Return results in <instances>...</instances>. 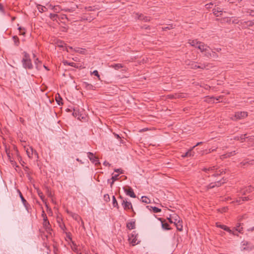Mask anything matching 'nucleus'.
Returning a JSON list of instances; mask_svg holds the SVG:
<instances>
[{
    "instance_id": "1",
    "label": "nucleus",
    "mask_w": 254,
    "mask_h": 254,
    "mask_svg": "<svg viewBox=\"0 0 254 254\" xmlns=\"http://www.w3.org/2000/svg\"><path fill=\"white\" fill-rule=\"evenodd\" d=\"M25 150H26L27 156L29 158L32 159L33 155H34L37 159L39 158V155L36 150H34L32 146H29L28 147H24Z\"/></svg>"
},
{
    "instance_id": "2",
    "label": "nucleus",
    "mask_w": 254,
    "mask_h": 254,
    "mask_svg": "<svg viewBox=\"0 0 254 254\" xmlns=\"http://www.w3.org/2000/svg\"><path fill=\"white\" fill-rule=\"evenodd\" d=\"M204 57L208 59H216L218 58V55L215 52L213 51L210 47L207 49V52L203 53Z\"/></svg>"
},
{
    "instance_id": "3",
    "label": "nucleus",
    "mask_w": 254,
    "mask_h": 254,
    "mask_svg": "<svg viewBox=\"0 0 254 254\" xmlns=\"http://www.w3.org/2000/svg\"><path fill=\"white\" fill-rule=\"evenodd\" d=\"M121 204L125 210L127 211L128 210L131 209V211L135 214L132 204L130 201H127V199L123 200V201H122Z\"/></svg>"
},
{
    "instance_id": "4",
    "label": "nucleus",
    "mask_w": 254,
    "mask_h": 254,
    "mask_svg": "<svg viewBox=\"0 0 254 254\" xmlns=\"http://www.w3.org/2000/svg\"><path fill=\"white\" fill-rule=\"evenodd\" d=\"M123 190L127 195L132 198H135L136 195L134 193L133 189L129 186H126L123 188Z\"/></svg>"
},
{
    "instance_id": "5",
    "label": "nucleus",
    "mask_w": 254,
    "mask_h": 254,
    "mask_svg": "<svg viewBox=\"0 0 254 254\" xmlns=\"http://www.w3.org/2000/svg\"><path fill=\"white\" fill-rule=\"evenodd\" d=\"M87 155L89 160L93 163H94L96 166H98V165L100 164L98 158L96 157L93 153L89 152L87 153Z\"/></svg>"
},
{
    "instance_id": "6",
    "label": "nucleus",
    "mask_w": 254,
    "mask_h": 254,
    "mask_svg": "<svg viewBox=\"0 0 254 254\" xmlns=\"http://www.w3.org/2000/svg\"><path fill=\"white\" fill-rule=\"evenodd\" d=\"M21 62L22 64V66L25 69L29 70L33 69V65L32 64L31 60L27 61L22 60Z\"/></svg>"
},
{
    "instance_id": "7",
    "label": "nucleus",
    "mask_w": 254,
    "mask_h": 254,
    "mask_svg": "<svg viewBox=\"0 0 254 254\" xmlns=\"http://www.w3.org/2000/svg\"><path fill=\"white\" fill-rule=\"evenodd\" d=\"M216 225L217 227L223 229L224 230L229 232L230 234H232L234 235H238L237 234L235 233L234 230H231L228 227H227L226 225L221 224L219 223H216Z\"/></svg>"
},
{
    "instance_id": "8",
    "label": "nucleus",
    "mask_w": 254,
    "mask_h": 254,
    "mask_svg": "<svg viewBox=\"0 0 254 254\" xmlns=\"http://www.w3.org/2000/svg\"><path fill=\"white\" fill-rule=\"evenodd\" d=\"M239 22L240 23V25L244 28H246L248 27H252L254 25V20H249L247 21H243V20H241L239 21Z\"/></svg>"
},
{
    "instance_id": "9",
    "label": "nucleus",
    "mask_w": 254,
    "mask_h": 254,
    "mask_svg": "<svg viewBox=\"0 0 254 254\" xmlns=\"http://www.w3.org/2000/svg\"><path fill=\"white\" fill-rule=\"evenodd\" d=\"M190 63H191L189 64V65H190V68L192 69H196L197 68H200L203 69L206 66V64H201L200 65H198L194 62H191Z\"/></svg>"
},
{
    "instance_id": "10",
    "label": "nucleus",
    "mask_w": 254,
    "mask_h": 254,
    "mask_svg": "<svg viewBox=\"0 0 254 254\" xmlns=\"http://www.w3.org/2000/svg\"><path fill=\"white\" fill-rule=\"evenodd\" d=\"M219 167L216 166H213L208 167H204L201 170L206 173H209V172H214L215 171L218 169Z\"/></svg>"
},
{
    "instance_id": "11",
    "label": "nucleus",
    "mask_w": 254,
    "mask_h": 254,
    "mask_svg": "<svg viewBox=\"0 0 254 254\" xmlns=\"http://www.w3.org/2000/svg\"><path fill=\"white\" fill-rule=\"evenodd\" d=\"M199 45L198 46V48L201 53H204V52H207V49L209 47V46H207L206 44L202 42L201 43H199Z\"/></svg>"
},
{
    "instance_id": "12",
    "label": "nucleus",
    "mask_w": 254,
    "mask_h": 254,
    "mask_svg": "<svg viewBox=\"0 0 254 254\" xmlns=\"http://www.w3.org/2000/svg\"><path fill=\"white\" fill-rule=\"evenodd\" d=\"M248 116V113L246 112H238L236 113L235 117L237 119L240 120L246 118Z\"/></svg>"
},
{
    "instance_id": "13",
    "label": "nucleus",
    "mask_w": 254,
    "mask_h": 254,
    "mask_svg": "<svg viewBox=\"0 0 254 254\" xmlns=\"http://www.w3.org/2000/svg\"><path fill=\"white\" fill-rule=\"evenodd\" d=\"M159 220L161 222L162 227L163 229L166 230H169L171 229L169 224L167 222H166L165 220H164L162 218H160Z\"/></svg>"
},
{
    "instance_id": "14",
    "label": "nucleus",
    "mask_w": 254,
    "mask_h": 254,
    "mask_svg": "<svg viewBox=\"0 0 254 254\" xmlns=\"http://www.w3.org/2000/svg\"><path fill=\"white\" fill-rule=\"evenodd\" d=\"M82 85L87 90H94L96 88L94 86L86 82H84Z\"/></svg>"
},
{
    "instance_id": "15",
    "label": "nucleus",
    "mask_w": 254,
    "mask_h": 254,
    "mask_svg": "<svg viewBox=\"0 0 254 254\" xmlns=\"http://www.w3.org/2000/svg\"><path fill=\"white\" fill-rule=\"evenodd\" d=\"M188 43L192 47H194L196 48H198V46L199 45V43H201V42L198 41L196 39L195 40H191L190 39L189 40Z\"/></svg>"
},
{
    "instance_id": "16",
    "label": "nucleus",
    "mask_w": 254,
    "mask_h": 254,
    "mask_svg": "<svg viewBox=\"0 0 254 254\" xmlns=\"http://www.w3.org/2000/svg\"><path fill=\"white\" fill-rule=\"evenodd\" d=\"M136 15L137 16V18L139 20H143L145 22L149 21L150 20V18L149 17L144 16L141 13H136Z\"/></svg>"
},
{
    "instance_id": "17",
    "label": "nucleus",
    "mask_w": 254,
    "mask_h": 254,
    "mask_svg": "<svg viewBox=\"0 0 254 254\" xmlns=\"http://www.w3.org/2000/svg\"><path fill=\"white\" fill-rule=\"evenodd\" d=\"M71 248L72 250L76 254H81V252H80V250L78 248V246L74 242H72Z\"/></svg>"
},
{
    "instance_id": "18",
    "label": "nucleus",
    "mask_w": 254,
    "mask_h": 254,
    "mask_svg": "<svg viewBox=\"0 0 254 254\" xmlns=\"http://www.w3.org/2000/svg\"><path fill=\"white\" fill-rule=\"evenodd\" d=\"M19 197H20L21 198V201L23 204V205L25 206V207L26 208V209L27 210H28V207L29 206V203L27 202V201H26V200L24 198V197H23L22 194L21 192H20V195H19Z\"/></svg>"
},
{
    "instance_id": "19",
    "label": "nucleus",
    "mask_w": 254,
    "mask_h": 254,
    "mask_svg": "<svg viewBox=\"0 0 254 254\" xmlns=\"http://www.w3.org/2000/svg\"><path fill=\"white\" fill-rule=\"evenodd\" d=\"M127 229L132 230L135 228V221L132 220L131 222H127L126 225Z\"/></svg>"
},
{
    "instance_id": "20",
    "label": "nucleus",
    "mask_w": 254,
    "mask_h": 254,
    "mask_svg": "<svg viewBox=\"0 0 254 254\" xmlns=\"http://www.w3.org/2000/svg\"><path fill=\"white\" fill-rule=\"evenodd\" d=\"M34 64H35L36 68L39 70L42 67V62L39 60L38 58H36L34 60Z\"/></svg>"
},
{
    "instance_id": "21",
    "label": "nucleus",
    "mask_w": 254,
    "mask_h": 254,
    "mask_svg": "<svg viewBox=\"0 0 254 254\" xmlns=\"http://www.w3.org/2000/svg\"><path fill=\"white\" fill-rule=\"evenodd\" d=\"M193 148L192 147L187 152H186L185 153L183 154L182 156L184 158L185 157H191L193 156L194 155V152H192V150Z\"/></svg>"
},
{
    "instance_id": "22",
    "label": "nucleus",
    "mask_w": 254,
    "mask_h": 254,
    "mask_svg": "<svg viewBox=\"0 0 254 254\" xmlns=\"http://www.w3.org/2000/svg\"><path fill=\"white\" fill-rule=\"evenodd\" d=\"M146 208L151 211L152 210L154 213H158L161 211V209L160 208H159L156 206L147 205L146 206Z\"/></svg>"
},
{
    "instance_id": "23",
    "label": "nucleus",
    "mask_w": 254,
    "mask_h": 254,
    "mask_svg": "<svg viewBox=\"0 0 254 254\" xmlns=\"http://www.w3.org/2000/svg\"><path fill=\"white\" fill-rule=\"evenodd\" d=\"M233 230L234 231L235 233L236 234H237V233H236V231L240 233H243V228L242 227H241L240 224H238V225H237L236 227L234 228ZM237 235H238V234H237Z\"/></svg>"
},
{
    "instance_id": "24",
    "label": "nucleus",
    "mask_w": 254,
    "mask_h": 254,
    "mask_svg": "<svg viewBox=\"0 0 254 254\" xmlns=\"http://www.w3.org/2000/svg\"><path fill=\"white\" fill-rule=\"evenodd\" d=\"M70 216H71L75 220L78 222L81 220V217L76 213L70 212Z\"/></svg>"
},
{
    "instance_id": "25",
    "label": "nucleus",
    "mask_w": 254,
    "mask_h": 254,
    "mask_svg": "<svg viewBox=\"0 0 254 254\" xmlns=\"http://www.w3.org/2000/svg\"><path fill=\"white\" fill-rule=\"evenodd\" d=\"M43 226L47 232L50 231L52 230L51 225L49 222H43Z\"/></svg>"
},
{
    "instance_id": "26",
    "label": "nucleus",
    "mask_w": 254,
    "mask_h": 254,
    "mask_svg": "<svg viewBox=\"0 0 254 254\" xmlns=\"http://www.w3.org/2000/svg\"><path fill=\"white\" fill-rule=\"evenodd\" d=\"M223 173L225 174V172L223 169L220 170L219 171L216 170L214 172V173L212 175V176H213V177L219 176L221 175L222 174H223Z\"/></svg>"
},
{
    "instance_id": "27",
    "label": "nucleus",
    "mask_w": 254,
    "mask_h": 254,
    "mask_svg": "<svg viewBox=\"0 0 254 254\" xmlns=\"http://www.w3.org/2000/svg\"><path fill=\"white\" fill-rule=\"evenodd\" d=\"M247 133L242 134L240 136L235 137V139L243 141V140H245L246 138L249 137V136H247Z\"/></svg>"
},
{
    "instance_id": "28",
    "label": "nucleus",
    "mask_w": 254,
    "mask_h": 254,
    "mask_svg": "<svg viewBox=\"0 0 254 254\" xmlns=\"http://www.w3.org/2000/svg\"><path fill=\"white\" fill-rule=\"evenodd\" d=\"M63 64L64 65H68L75 68H78V66L76 64L74 63H69L67 61H64Z\"/></svg>"
},
{
    "instance_id": "29",
    "label": "nucleus",
    "mask_w": 254,
    "mask_h": 254,
    "mask_svg": "<svg viewBox=\"0 0 254 254\" xmlns=\"http://www.w3.org/2000/svg\"><path fill=\"white\" fill-rule=\"evenodd\" d=\"M12 40L14 42V45L18 47L20 44V41L18 37L17 36H13L12 37Z\"/></svg>"
},
{
    "instance_id": "30",
    "label": "nucleus",
    "mask_w": 254,
    "mask_h": 254,
    "mask_svg": "<svg viewBox=\"0 0 254 254\" xmlns=\"http://www.w3.org/2000/svg\"><path fill=\"white\" fill-rule=\"evenodd\" d=\"M225 183L224 178H223L222 180L214 183V185L216 187H220L222 184Z\"/></svg>"
},
{
    "instance_id": "31",
    "label": "nucleus",
    "mask_w": 254,
    "mask_h": 254,
    "mask_svg": "<svg viewBox=\"0 0 254 254\" xmlns=\"http://www.w3.org/2000/svg\"><path fill=\"white\" fill-rule=\"evenodd\" d=\"M110 66L116 70H119L120 68L123 67V65L121 64H112Z\"/></svg>"
},
{
    "instance_id": "32",
    "label": "nucleus",
    "mask_w": 254,
    "mask_h": 254,
    "mask_svg": "<svg viewBox=\"0 0 254 254\" xmlns=\"http://www.w3.org/2000/svg\"><path fill=\"white\" fill-rule=\"evenodd\" d=\"M58 96H56V101L57 103V104L59 105H63V103L62 102V101H63V99L60 96V94H58Z\"/></svg>"
},
{
    "instance_id": "33",
    "label": "nucleus",
    "mask_w": 254,
    "mask_h": 254,
    "mask_svg": "<svg viewBox=\"0 0 254 254\" xmlns=\"http://www.w3.org/2000/svg\"><path fill=\"white\" fill-rule=\"evenodd\" d=\"M141 201L145 203L148 204L150 203V199L147 196H143L141 198Z\"/></svg>"
},
{
    "instance_id": "34",
    "label": "nucleus",
    "mask_w": 254,
    "mask_h": 254,
    "mask_svg": "<svg viewBox=\"0 0 254 254\" xmlns=\"http://www.w3.org/2000/svg\"><path fill=\"white\" fill-rule=\"evenodd\" d=\"M113 205L114 207H116L117 209H119L120 207L117 200L114 195L113 196Z\"/></svg>"
},
{
    "instance_id": "35",
    "label": "nucleus",
    "mask_w": 254,
    "mask_h": 254,
    "mask_svg": "<svg viewBox=\"0 0 254 254\" xmlns=\"http://www.w3.org/2000/svg\"><path fill=\"white\" fill-rule=\"evenodd\" d=\"M37 9H38L39 11L40 12H44L46 10H47V8L45 6H42L40 4L37 5Z\"/></svg>"
},
{
    "instance_id": "36",
    "label": "nucleus",
    "mask_w": 254,
    "mask_h": 254,
    "mask_svg": "<svg viewBox=\"0 0 254 254\" xmlns=\"http://www.w3.org/2000/svg\"><path fill=\"white\" fill-rule=\"evenodd\" d=\"M23 58H22V60H31L30 55L28 53H27L26 52H23Z\"/></svg>"
},
{
    "instance_id": "37",
    "label": "nucleus",
    "mask_w": 254,
    "mask_h": 254,
    "mask_svg": "<svg viewBox=\"0 0 254 254\" xmlns=\"http://www.w3.org/2000/svg\"><path fill=\"white\" fill-rule=\"evenodd\" d=\"M213 14L216 16H218L219 15H218V13L219 12H222V10H221V8H219V7H217V8H214L213 9Z\"/></svg>"
},
{
    "instance_id": "38",
    "label": "nucleus",
    "mask_w": 254,
    "mask_h": 254,
    "mask_svg": "<svg viewBox=\"0 0 254 254\" xmlns=\"http://www.w3.org/2000/svg\"><path fill=\"white\" fill-rule=\"evenodd\" d=\"M37 193H38L39 196L42 200V201L43 202H45V196H44V194H43V192L40 190H38Z\"/></svg>"
},
{
    "instance_id": "39",
    "label": "nucleus",
    "mask_w": 254,
    "mask_h": 254,
    "mask_svg": "<svg viewBox=\"0 0 254 254\" xmlns=\"http://www.w3.org/2000/svg\"><path fill=\"white\" fill-rule=\"evenodd\" d=\"M176 226L177 230L179 231H182L183 230V225L180 223V220L178 221V222L175 224Z\"/></svg>"
},
{
    "instance_id": "40",
    "label": "nucleus",
    "mask_w": 254,
    "mask_h": 254,
    "mask_svg": "<svg viewBox=\"0 0 254 254\" xmlns=\"http://www.w3.org/2000/svg\"><path fill=\"white\" fill-rule=\"evenodd\" d=\"M20 35L24 36L25 35V28L22 27H19L18 28Z\"/></svg>"
},
{
    "instance_id": "41",
    "label": "nucleus",
    "mask_w": 254,
    "mask_h": 254,
    "mask_svg": "<svg viewBox=\"0 0 254 254\" xmlns=\"http://www.w3.org/2000/svg\"><path fill=\"white\" fill-rule=\"evenodd\" d=\"M85 9L86 10V11H94L96 9H97V8L95 7V6H88V7H85Z\"/></svg>"
},
{
    "instance_id": "42",
    "label": "nucleus",
    "mask_w": 254,
    "mask_h": 254,
    "mask_svg": "<svg viewBox=\"0 0 254 254\" xmlns=\"http://www.w3.org/2000/svg\"><path fill=\"white\" fill-rule=\"evenodd\" d=\"M254 162V160H251L250 161H247V162H242L240 163V165L241 166H244L248 164L253 165Z\"/></svg>"
},
{
    "instance_id": "43",
    "label": "nucleus",
    "mask_w": 254,
    "mask_h": 254,
    "mask_svg": "<svg viewBox=\"0 0 254 254\" xmlns=\"http://www.w3.org/2000/svg\"><path fill=\"white\" fill-rule=\"evenodd\" d=\"M246 13L250 16H254V10L251 9H247V10L246 11Z\"/></svg>"
},
{
    "instance_id": "44",
    "label": "nucleus",
    "mask_w": 254,
    "mask_h": 254,
    "mask_svg": "<svg viewBox=\"0 0 254 254\" xmlns=\"http://www.w3.org/2000/svg\"><path fill=\"white\" fill-rule=\"evenodd\" d=\"M82 18L83 20H87L89 22L91 21L92 20H93L94 19V17H93L92 16H89L87 17H85V16H84Z\"/></svg>"
},
{
    "instance_id": "45",
    "label": "nucleus",
    "mask_w": 254,
    "mask_h": 254,
    "mask_svg": "<svg viewBox=\"0 0 254 254\" xmlns=\"http://www.w3.org/2000/svg\"><path fill=\"white\" fill-rule=\"evenodd\" d=\"M72 115L75 118L77 117L78 119H79V112L78 111H76L75 109H74L73 112L72 113Z\"/></svg>"
},
{
    "instance_id": "46",
    "label": "nucleus",
    "mask_w": 254,
    "mask_h": 254,
    "mask_svg": "<svg viewBox=\"0 0 254 254\" xmlns=\"http://www.w3.org/2000/svg\"><path fill=\"white\" fill-rule=\"evenodd\" d=\"M174 28L173 24L169 25L167 27H162V29L163 31H166L167 30H170L173 29Z\"/></svg>"
},
{
    "instance_id": "47",
    "label": "nucleus",
    "mask_w": 254,
    "mask_h": 254,
    "mask_svg": "<svg viewBox=\"0 0 254 254\" xmlns=\"http://www.w3.org/2000/svg\"><path fill=\"white\" fill-rule=\"evenodd\" d=\"M174 217V218H173V220L174 221V224H176L178 222V221L180 220L179 219V217L176 215L175 216H173Z\"/></svg>"
},
{
    "instance_id": "48",
    "label": "nucleus",
    "mask_w": 254,
    "mask_h": 254,
    "mask_svg": "<svg viewBox=\"0 0 254 254\" xmlns=\"http://www.w3.org/2000/svg\"><path fill=\"white\" fill-rule=\"evenodd\" d=\"M58 46L60 47H64V45H65L64 42V41H62V40L58 41Z\"/></svg>"
},
{
    "instance_id": "49",
    "label": "nucleus",
    "mask_w": 254,
    "mask_h": 254,
    "mask_svg": "<svg viewBox=\"0 0 254 254\" xmlns=\"http://www.w3.org/2000/svg\"><path fill=\"white\" fill-rule=\"evenodd\" d=\"M57 17H58V15L57 14L51 13L50 14V18L51 19H53V20H55Z\"/></svg>"
},
{
    "instance_id": "50",
    "label": "nucleus",
    "mask_w": 254,
    "mask_h": 254,
    "mask_svg": "<svg viewBox=\"0 0 254 254\" xmlns=\"http://www.w3.org/2000/svg\"><path fill=\"white\" fill-rule=\"evenodd\" d=\"M251 191H252V189H251V187H249L248 188H247L246 189V190H244L242 193H243V194H246V192H250Z\"/></svg>"
},
{
    "instance_id": "51",
    "label": "nucleus",
    "mask_w": 254,
    "mask_h": 254,
    "mask_svg": "<svg viewBox=\"0 0 254 254\" xmlns=\"http://www.w3.org/2000/svg\"><path fill=\"white\" fill-rule=\"evenodd\" d=\"M215 186L214 185V183H210L208 186H207L206 188L207 189V190H209V189H213L214 188H215Z\"/></svg>"
},
{
    "instance_id": "52",
    "label": "nucleus",
    "mask_w": 254,
    "mask_h": 254,
    "mask_svg": "<svg viewBox=\"0 0 254 254\" xmlns=\"http://www.w3.org/2000/svg\"><path fill=\"white\" fill-rule=\"evenodd\" d=\"M92 74H93L94 75H95V76H97V77H98V79H99V80H100V75H99V73H98V71L97 70H94V71H93V72H92Z\"/></svg>"
},
{
    "instance_id": "53",
    "label": "nucleus",
    "mask_w": 254,
    "mask_h": 254,
    "mask_svg": "<svg viewBox=\"0 0 254 254\" xmlns=\"http://www.w3.org/2000/svg\"><path fill=\"white\" fill-rule=\"evenodd\" d=\"M137 241V239L136 238V236L133 238V239L131 241V244L132 246H135L137 244H138V242H136Z\"/></svg>"
},
{
    "instance_id": "54",
    "label": "nucleus",
    "mask_w": 254,
    "mask_h": 254,
    "mask_svg": "<svg viewBox=\"0 0 254 254\" xmlns=\"http://www.w3.org/2000/svg\"><path fill=\"white\" fill-rule=\"evenodd\" d=\"M104 198L106 201H110V199L108 194H105L104 196Z\"/></svg>"
},
{
    "instance_id": "55",
    "label": "nucleus",
    "mask_w": 254,
    "mask_h": 254,
    "mask_svg": "<svg viewBox=\"0 0 254 254\" xmlns=\"http://www.w3.org/2000/svg\"><path fill=\"white\" fill-rule=\"evenodd\" d=\"M118 177H119L118 174L112 176L111 179L112 181H113V182H115L118 179Z\"/></svg>"
},
{
    "instance_id": "56",
    "label": "nucleus",
    "mask_w": 254,
    "mask_h": 254,
    "mask_svg": "<svg viewBox=\"0 0 254 254\" xmlns=\"http://www.w3.org/2000/svg\"><path fill=\"white\" fill-rule=\"evenodd\" d=\"M241 199L243 201H246L251 199V198L249 196L242 197Z\"/></svg>"
},
{
    "instance_id": "57",
    "label": "nucleus",
    "mask_w": 254,
    "mask_h": 254,
    "mask_svg": "<svg viewBox=\"0 0 254 254\" xmlns=\"http://www.w3.org/2000/svg\"><path fill=\"white\" fill-rule=\"evenodd\" d=\"M115 137L117 139H120L121 140V143H122V141H123L121 139V137L120 136V135L117 133H114Z\"/></svg>"
},
{
    "instance_id": "58",
    "label": "nucleus",
    "mask_w": 254,
    "mask_h": 254,
    "mask_svg": "<svg viewBox=\"0 0 254 254\" xmlns=\"http://www.w3.org/2000/svg\"><path fill=\"white\" fill-rule=\"evenodd\" d=\"M115 172L123 174V170L121 169H115Z\"/></svg>"
},
{
    "instance_id": "59",
    "label": "nucleus",
    "mask_w": 254,
    "mask_h": 254,
    "mask_svg": "<svg viewBox=\"0 0 254 254\" xmlns=\"http://www.w3.org/2000/svg\"><path fill=\"white\" fill-rule=\"evenodd\" d=\"M6 154L7 155V157H8V159H11V157H10V151L7 150V149H6Z\"/></svg>"
},
{
    "instance_id": "60",
    "label": "nucleus",
    "mask_w": 254,
    "mask_h": 254,
    "mask_svg": "<svg viewBox=\"0 0 254 254\" xmlns=\"http://www.w3.org/2000/svg\"><path fill=\"white\" fill-rule=\"evenodd\" d=\"M0 11L2 12H4V11L3 6L1 3H0Z\"/></svg>"
},
{
    "instance_id": "61",
    "label": "nucleus",
    "mask_w": 254,
    "mask_h": 254,
    "mask_svg": "<svg viewBox=\"0 0 254 254\" xmlns=\"http://www.w3.org/2000/svg\"><path fill=\"white\" fill-rule=\"evenodd\" d=\"M211 5H213V4L212 3H207L205 5V6L207 8H211Z\"/></svg>"
},
{
    "instance_id": "62",
    "label": "nucleus",
    "mask_w": 254,
    "mask_h": 254,
    "mask_svg": "<svg viewBox=\"0 0 254 254\" xmlns=\"http://www.w3.org/2000/svg\"><path fill=\"white\" fill-rule=\"evenodd\" d=\"M173 218H174V217H172L171 218H168V219L170 223H174V222H173L174 221L173 220Z\"/></svg>"
},
{
    "instance_id": "63",
    "label": "nucleus",
    "mask_w": 254,
    "mask_h": 254,
    "mask_svg": "<svg viewBox=\"0 0 254 254\" xmlns=\"http://www.w3.org/2000/svg\"><path fill=\"white\" fill-rule=\"evenodd\" d=\"M47 193H48V195L49 197H52L53 196L52 192L51 191H50L49 190H48Z\"/></svg>"
},
{
    "instance_id": "64",
    "label": "nucleus",
    "mask_w": 254,
    "mask_h": 254,
    "mask_svg": "<svg viewBox=\"0 0 254 254\" xmlns=\"http://www.w3.org/2000/svg\"><path fill=\"white\" fill-rule=\"evenodd\" d=\"M249 136V137L247 138L249 140H251L254 139V136L252 135V136Z\"/></svg>"
}]
</instances>
